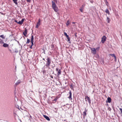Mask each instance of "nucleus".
I'll return each mask as SVG.
<instances>
[{
    "label": "nucleus",
    "mask_w": 122,
    "mask_h": 122,
    "mask_svg": "<svg viewBox=\"0 0 122 122\" xmlns=\"http://www.w3.org/2000/svg\"><path fill=\"white\" fill-rule=\"evenodd\" d=\"M54 0V2L53 1H52V8L54 11L57 12L58 11V9L57 6L55 4V2L57 3V1L56 0Z\"/></svg>",
    "instance_id": "f257e3e1"
},
{
    "label": "nucleus",
    "mask_w": 122,
    "mask_h": 122,
    "mask_svg": "<svg viewBox=\"0 0 122 122\" xmlns=\"http://www.w3.org/2000/svg\"><path fill=\"white\" fill-rule=\"evenodd\" d=\"M47 62L46 65V66H49L51 63V60L49 58L47 59Z\"/></svg>",
    "instance_id": "f03ea898"
},
{
    "label": "nucleus",
    "mask_w": 122,
    "mask_h": 122,
    "mask_svg": "<svg viewBox=\"0 0 122 122\" xmlns=\"http://www.w3.org/2000/svg\"><path fill=\"white\" fill-rule=\"evenodd\" d=\"M91 50L92 51V52L93 54H95L96 53V50L94 48H90Z\"/></svg>",
    "instance_id": "7ed1b4c3"
},
{
    "label": "nucleus",
    "mask_w": 122,
    "mask_h": 122,
    "mask_svg": "<svg viewBox=\"0 0 122 122\" xmlns=\"http://www.w3.org/2000/svg\"><path fill=\"white\" fill-rule=\"evenodd\" d=\"M107 39L106 37L105 36H103L102 38V42L103 43H104L105 41H106Z\"/></svg>",
    "instance_id": "20e7f679"
},
{
    "label": "nucleus",
    "mask_w": 122,
    "mask_h": 122,
    "mask_svg": "<svg viewBox=\"0 0 122 122\" xmlns=\"http://www.w3.org/2000/svg\"><path fill=\"white\" fill-rule=\"evenodd\" d=\"M25 20V19H23L21 21H19L18 22V24L20 25H22L23 23Z\"/></svg>",
    "instance_id": "39448f33"
},
{
    "label": "nucleus",
    "mask_w": 122,
    "mask_h": 122,
    "mask_svg": "<svg viewBox=\"0 0 122 122\" xmlns=\"http://www.w3.org/2000/svg\"><path fill=\"white\" fill-rule=\"evenodd\" d=\"M86 101H87L89 103L90 102V99L89 97L87 96H86L85 98Z\"/></svg>",
    "instance_id": "423d86ee"
},
{
    "label": "nucleus",
    "mask_w": 122,
    "mask_h": 122,
    "mask_svg": "<svg viewBox=\"0 0 122 122\" xmlns=\"http://www.w3.org/2000/svg\"><path fill=\"white\" fill-rule=\"evenodd\" d=\"M69 96L68 97L69 98L70 100H72V99L71 98L72 93L71 91L70 90L69 92Z\"/></svg>",
    "instance_id": "0eeeda50"
},
{
    "label": "nucleus",
    "mask_w": 122,
    "mask_h": 122,
    "mask_svg": "<svg viewBox=\"0 0 122 122\" xmlns=\"http://www.w3.org/2000/svg\"><path fill=\"white\" fill-rule=\"evenodd\" d=\"M43 116L47 120H50V118H49V117H48L45 115H43Z\"/></svg>",
    "instance_id": "6e6552de"
},
{
    "label": "nucleus",
    "mask_w": 122,
    "mask_h": 122,
    "mask_svg": "<svg viewBox=\"0 0 122 122\" xmlns=\"http://www.w3.org/2000/svg\"><path fill=\"white\" fill-rule=\"evenodd\" d=\"M27 30H25L23 32V34L25 36H26L27 33Z\"/></svg>",
    "instance_id": "1a4fd4ad"
},
{
    "label": "nucleus",
    "mask_w": 122,
    "mask_h": 122,
    "mask_svg": "<svg viewBox=\"0 0 122 122\" xmlns=\"http://www.w3.org/2000/svg\"><path fill=\"white\" fill-rule=\"evenodd\" d=\"M21 82V81L20 80H18L17 82L15 84L16 85H19V84Z\"/></svg>",
    "instance_id": "9d476101"
},
{
    "label": "nucleus",
    "mask_w": 122,
    "mask_h": 122,
    "mask_svg": "<svg viewBox=\"0 0 122 122\" xmlns=\"http://www.w3.org/2000/svg\"><path fill=\"white\" fill-rule=\"evenodd\" d=\"M40 25V23L38 22L37 23V25L36 27V28H38Z\"/></svg>",
    "instance_id": "9b49d317"
},
{
    "label": "nucleus",
    "mask_w": 122,
    "mask_h": 122,
    "mask_svg": "<svg viewBox=\"0 0 122 122\" xmlns=\"http://www.w3.org/2000/svg\"><path fill=\"white\" fill-rule=\"evenodd\" d=\"M9 45L6 43H4L3 44V46L5 47H6L8 46Z\"/></svg>",
    "instance_id": "f8f14e48"
},
{
    "label": "nucleus",
    "mask_w": 122,
    "mask_h": 122,
    "mask_svg": "<svg viewBox=\"0 0 122 122\" xmlns=\"http://www.w3.org/2000/svg\"><path fill=\"white\" fill-rule=\"evenodd\" d=\"M85 111L83 112V115L85 117L86 115V112L87 111V110H86V109H85Z\"/></svg>",
    "instance_id": "ddd939ff"
},
{
    "label": "nucleus",
    "mask_w": 122,
    "mask_h": 122,
    "mask_svg": "<svg viewBox=\"0 0 122 122\" xmlns=\"http://www.w3.org/2000/svg\"><path fill=\"white\" fill-rule=\"evenodd\" d=\"M107 102L109 103H110L111 101V99L110 97H108L107 99Z\"/></svg>",
    "instance_id": "4468645a"
},
{
    "label": "nucleus",
    "mask_w": 122,
    "mask_h": 122,
    "mask_svg": "<svg viewBox=\"0 0 122 122\" xmlns=\"http://www.w3.org/2000/svg\"><path fill=\"white\" fill-rule=\"evenodd\" d=\"M18 0H13V1L15 4L17 5L18 4V3L17 1Z\"/></svg>",
    "instance_id": "2eb2a0df"
},
{
    "label": "nucleus",
    "mask_w": 122,
    "mask_h": 122,
    "mask_svg": "<svg viewBox=\"0 0 122 122\" xmlns=\"http://www.w3.org/2000/svg\"><path fill=\"white\" fill-rule=\"evenodd\" d=\"M70 23V22L69 20H68L66 23V25L67 26H68L69 25V24Z\"/></svg>",
    "instance_id": "dca6fc26"
},
{
    "label": "nucleus",
    "mask_w": 122,
    "mask_h": 122,
    "mask_svg": "<svg viewBox=\"0 0 122 122\" xmlns=\"http://www.w3.org/2000/svg\"><path fill=\"white\" fill-rule=\"evenodd\" d=\"M58 75H59L61 74V71L60 69L58 71Z\"/></svg>",
    "instance_id": "f3484780"
},
{
    "label": "nucleus",
    "mask_w": 122,
    "mask_h": 122,
    "mask_svg": "<svg viewBox=\"0 0 122 122\" xmlns=\"http://www.w3.org/2000/svg\"><path fill=\"white\" fill-rule=\"evenodd\" d=\"M105 12L107 13L108 15H109L110 14V12L108 9H107L105 11Z\"/></svg>",
    "instance_id": "a211bd4d"
},
{
    "label": "nucleus",
    "mask_w": 122,
    "mask_h": 122,
    "mask_svg": "<svg viewBox=\"0 0 122 122\" xmlns=\"http://www.w3.org/2000/svg\"><path fill=\"white\" fill-rule=\"evenodd\" d=\"M34 40V36H32L31 37V42H34L33 41Z\"/></svg>",
    "instance_id": "6ab92c4d"
},
{
    "label": "nucleus",
    "mask_w": 122,
    "mask_h": 122,
    "mask_svg": "<svg viewBox=\"0 0 122 122\" xmlns=\"http://www.w3.org/2000/svg\"><path fill=\"white\" fill-rule=\"evenodd\" d=\"M105 3H106V5L107 6H109V4H108V2L107 1H106L105 2Z\"/></svg>",
    "instance_id": "aec40b11"
},
{
    "label": "nucleus",
    "mask_w": 122,
    "mask_h": 122,
    "mask_svg": "<svg viewBox=\"0 0 122 122\" xmlns=\"http://www.w3.org/2000/svg\"><path fill=\"white\" fill-rule=\"evenodd\" d=\"M107 22L108 23H110V19L108 17H107Z\"/></svg>",
    "instance_id": "412c9836"
},
{
    "label": "nucleus",
    "mask_w": 122,
    "mask_h": 122,
    "mask_svg": "<svg viewBox=\"0 0 122 122\" xmlns=\"http://www.w3.org/2000/svg\"><path fill=\"white\" fill-rule=\"evenodd\" d=\"M0 37L2 38L3 39H4L5 38V37L4 36V35H1L0 36Z\"/></svg>",
    "instance_id": "4be33fe9"
},
{
    "label": "nucleus",
    "mask_w": 122,
    "mask_h": 122,
    "mask_svg": "<svg viewBox=\"0 0 122 122\" xmlns=\"http://www.w3.org/2000/svg\"><path fill=\"white\" fill-rule=\"evenodd\" d=\"M111 55L112 56H113L114 57V58L115 59H116V57L115 56V55L114 54H111Z\"/></svg>",
    "instance_id": "5701e85b"
},
{
    "label": "nucleus",
    "mask_w": 122,
    "mask_h": 122,
    "mask_svg": "<svg viewBox=\"0 0 122 122\" xmlns=\"http://www.w3.org/2000/svg\"><path fill=\"white\" fill-rule=\"evenodd\" d=\"M64 35L66 36V37L68 38L69 37L68 36V35L67 34V33H66L65 32H64Z\"/></svg>",
    "instance_id": "b1692460"
},
{
    "label": "nucleus",
    "mask_w": 122,
    "mask_h": 122,
    "mask_svg": "<svg viewBox=\"0 0 122 122\" xmlns=\"http://www.w3.org/2000/svg\"><path fill=\"white\" fill-rule=\"evenodd\" d=\"M67 39L68 40L67 41L69 42V43H70V38L69 37L68 38H67Z\"/></svg>",
    "instance_id": "393cba45"
},
{
    "label": "nucleus",
    "mask_w": 122,
    "mask_h": 122,
    "mask_svg": "<svg viewBox=\"0 0 122 122\" xmlns=\"http://www.w3.org/2000/svg\"><path fill=\"white\" fill-rule=\"evenodd\" d=\"M3 41L2 40L0 39V43H4Z\"/></svg>",
    "instance_id": "a878e982"
},
{
    "label": "nucleus",
    "mask_w": 122,
    "mask_h": 122,
    "mask_svg": "<svg viewBox=\"0 0 122 122\" xmlns=\"http://www.w3.org/2000/svg\"><path fill=\"white\" fill-rule=\"evenodd\" d=\"M29 42H30V40H29V39H27V41L26 42V43L27 44L29 43Z\"/></svg>",
    "instance_id": "bb28decb"
},
{
    "label": "nucleus",
    "mask_w": 122,
    "mask_h": 122,
    "mask_svg": "<svg viewBox=\"0 0 122 122\" xmlns=\"http://www.w3.org/2000/svg\"><path fill=\"white\" fill-rule=\"evenodd\" d=\"M58 98L57 97H56V98H55V99H54V100H53V101H56L57 100Z\"/></svg>",
    "instance_id": "cd10ccee"
},
{
    "label": "nucleus",
    "mask_w": 122,
    "mask_h": 122,
    "mask_svg": "<svg viewBox=\"0 0 122 122\" xmlns=\"http://www.w3.org/2000/svg\"><path fill=\"white\" fill-rule=\"evenodd\" d=\"M100 48V47H98L96 48V50H99Z\"/></svg>",
    "instance_id": "c85d7f7f"
},
{
    "label": "nucleus",
    "mask_w": 122,
    "mask_h": 122,
    "mask_svg": "<svg viewBox=\"0 0 122 122\" xmlns=\"http://www.w3.org/2000/svg\"><path fill=\"white\" fill-rule=\"evenodd\" d=\"M27 2H30V0H26Z\"/></svg>",
    "instance_id": "c756f323"
},
{
    "label": "nucleus",
    "mask_w": 122,
    "mask_h": 122,
    "mask_svg": "<svg viewBox=\"0 0 122 122\" xmlns=\"http://www.w3.org/2000/svg\"><path fill=\"white\" fill-rule=\"evenodd\" d=\"M41 21V19H39L38 22L40 23Z\"/></svg>",
    "instance_id": "7c9ffc66"
},
{
    "label": "nucleus",
    "mask_w": 122,
    "mask_h": 122,
    "mask_svg": "<svg viewBox=\"0 0 122 122\" xmlns=\"http://www.w3.org/2000/svg\"><path fill=\"white\" fill-rule=\"evenodd\" d=\"M33 42H31V46H32L33 45Z\"/></svg>",
    "instance_id": "2f4dec72"
},
{
    "label": "nucleus",
    "mask_w": 122,
    "mask_h": 122,
    "mask_svg": "<svg viewBox=\"0 0 122 122\" xmlns=\"http://www.w3.org/2000/svg\"><path fill=\"white\" fill-rule=\"evenodd\" d=\"M56 70L57 71H59V69H58V68H56Z\"/></svg>",
    "instance_id": "473e14b6"
},
{
    "label": "nucleus",
    "mask_w": 122,
    "mask_h": 122,
    "mask_svg": "<svg viewBox=\"0 0 122 122\" xmlns=\"http://www.w3.org/2000/svg\"><path fill=\"white\" fill-rule=\"evenodd\" d=\"M120 111H121V113H122V109L121 108H120Z\"/></svg>",
    "instance_id": "72a5a7b5"
},
{
    "label": "nucleus",
    "mask_w": 122,
    "mask_h": 122,
    "mask_svg": "<svg viewBox=\"0 0 122 122\" xmlns=\"http://www.w3.org/2000/svg\"><path fill=\"white\" fill-rule=\"evenodd\" d=\"M80 11L82 12V11H83V10L82 9H80Z\"/></svg>",
    "instance_id": "f704fd0d"
},
{
    "label": "nucleus",
    "mask_w": 122,
    "mask_h": 122,
    "mask_svg": "<svg viewBox=\"0 0 122 122\" xmlns=\"http://www.w3.org/2000/svg\"><path fill=\"white\" fill-rule=\"evenodd\" d=\"M109 9L110 10H111V7H109Z\"/></svg>",
    "instance_id": "c9c22d12"
},
{
    "label": "nucleus",
    "mask_w": 122,
    "mask_h": 122,
    "mask_svg": "<svg viewBox=\"0 0 122 122\" xmlns=\"http://www.w3.org/2000/svg\"><path fill=\"white\" fill-rule=\"evenodd\" d=\"M15 22L16 23H18V22L16 20H15Z\"/></svg>",
    "instance_id": "e433bc0d"
},
{
    "label": "nucleus",
    "mask_w": 122,
    "mask_h": 122,
    "mask_svg": "<svg viewBox=\"0 0 122 122\" xmlns=\"http://www.w3.org/2000/svg\"><path fill=\"white\" fill-rule=\"evenodd\" d=\"M32 46H30V48H32Z\"/></svg>",
    "instance_id": "4c0bfd02"
},
{
    "label": "nucleus",
    "mask_w": 122,
    "mask_h": 122,
    "mask_svg": "<svg viewBox=\"0 0 122 122\" xmlns=\"http://www.w3.org/2000/svg\"><path fill=\"white\" fill-rule=\"evenodd\" d=\"M75 22H72L73 24H75Z\"/></svg>",
    "instance_id": "58836bf2"
}]
</instances>
